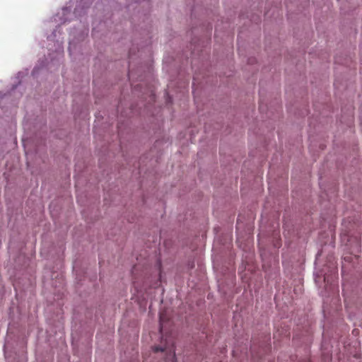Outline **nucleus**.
Listing matches in <instances>:
<instances>
[{
	"label": "nucleus",
	"mask_w": 362,
	"mask_h": 362,
	"mask_svg": "<svg viewBox=\"0 0 362 362\" xmlns=\"http://www.w3.org/2000/svg\"><path fill=\"white\" fill-rule=\"evenodd\" d=\"M154 352L162 351L165 353V360L168 362H177L175 352L174 349V343H169L165 339V344L163 346H156L153 348Z\"/></svg>",
	"instance_id": "f257e3e1"
},
{
	"label": "nucleus",
	"mask_w": 362,
	"mask_h": 362,
	"mask_svg": "<svg viewBox=\"0 0 362 362\" xmlns=\"http://www.w3.org/2000/svg\"><path fill=\"white\" fill-rule=\"evenodd\" d=\"M238 225H239V219H238V221H237V228H238V227H239Z\"/></svg>",
	"instance_id": "7ed1b4c3"
},
{
	"label": "nucleus",
	"mask_w": 362,
	"mask_h": 362,
	"mask_svg": "<svg viewBox=\"0 0 362 362\" xmlns=\"http://www.w3.org/2000/svg\"><path fill=\"white\" fill-rule=\"evenodd\" d=\"M159 319H160V332L162 333L163 329L164 322L167 320V318L164 313H160Z\"/></svg>",
	"instance_id": "f03ea898"
},
{
	"label": "nucleus",
	"mask_w": 362,
	"mask_h": 362,
	"mask_svg": "<svg viewBox=\"0 0 362 362\" xmlns=\"http://www.w3.org/2000/svg\"><path fill=\"white\" fill-rule=\"evenodd\" d=\"M276 247H279V244L275 245Z\"/></svg>",
	"instance_id": "20e7f679"
}]
</instances>
